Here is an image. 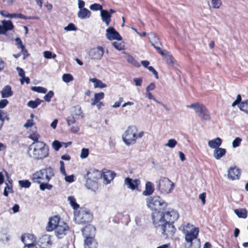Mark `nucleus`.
I'll return each mask as SVG.
<instances>
[{"label":"nucleus","mask_w":248,"mask_h":248,"mask_svg":"<svg viewBox=\"0 0 248 248\" xmlns=\"http://www.w3.org/2000/svg\"><path fill=\"white\" fill-rule=\"evenodd\" d=\"M178 217V214L173 210L165 213L161 212L152 213L153 223L155 227H161L162 234L165 238H171L173 235L175 229L172 223Z\"/></svg>","instance_id":"nucleus-1"},{"label":"nucleus","mask_w":248,"mask_h":248,"mask_svg":"<svg viewBox=\"0 0 248 248\" xmlns=\"http://www.w3.org/2000/svg\"><path fill=\"white\" fill-rule=\"evenodd\" d=\"M49 148L44 142H35L31 144L28 150L30 157L35 160H42L49 155Z\"/></svg>","instance_id":"nucleus-2"},{"label":"nucleus","mask_w":248,"mask_h":248,"mask_svg":"<svg viewBox=\"0 0 248 248\" xmlns=\"http://www.w3.org/2000/svg\"><path fill=\"white\" fill-rule=\"evenodd\" d=\"M144 133L142 131H139L135 125H130L127 127L122 136L123 142L127 146L135 144L138 139H141Z\"/></svg>","instance_id":"nucleus-3"},{"label":"nucleus","mask_w":248,"mask_h":248,"mask_svg":"<svg viewBox=\"0 0 248 248\" xmlns=\"http://www.w3.org/2000/svg\"><path fill=\"white\" fill-rule=\"evenodd\" d=\"M54 175L52 169L50 167L36 171L32 175V180L35 183L48 182Z\"/></svg>","instance_id":"nucleus-4"},{"label":"nucleus","mask_w":248,"mask_h":248,"mask_svg":"<svg viewBox=\"0 0 248 248\" xmlns=\"http://www.w3.org/2000/svg\"><path fill=\"white\" fill-rule=\"evenodd\" d=\"M156 188L162 194H168L172 191L174 187V183L167 177H161L156 181Z\"/></svg>","instance_id":"nucleus-5"},{"label":"nucleus","mask_w":248,"mask_h":248,"mask_svg":"<svg viewBox=\"0 0 248 248\" xmlns=\"http://www.w3.org/2000/svg\"><path fill=\"white\" fill-rule=\"evenodd\" d=\"M147 204L149 208L155 210L154 213L159 212L158 210H163L167 206V203L159 196H157L148 198Z\"/></svg>","instance_id":"nucleus-6"},{"label":"nucleus","mask_w":248,"mask_h":248,"mask_svg":"<svg viewBox=\"0 0 248 248\" xmlns=\"http://www.w3.org/2000/svg\"><path fill=\"white\" fill-rule=\"evenodd\" d=\"M75 222L79 224H85L90 222L93 219L92 215L87 210L81 209L74 213Z\"/></svg>","instance_id":"nucleus-7"},{"label":"nucleus","mask_w":248,"mask_h":248,"mask_svg":"<svg viewBox=\"0 0 248 248\" xmlns=\"http://www.w3.org/2000/svg\"><path fill=\"white\" fill-rule=\"evenodd\" d=\"M70 113V115L66 120L68 126L74 124L77 120L82 119L84 116L81 108L78 105L71 108Z\"/></svg>","instance_id":"nucleus-8"},{"label":"nucleus","mask_w":248,"mask_h":248,"mask_svg":"<svg viewBox=\"0 0 248 248\" xmlns=\"http://www.w3.org/2000/svg\"><path fill=\"white\" fill-rule=\"evenodd\" d=\"M187 107L193 108L201 120L205 121H209L210 120V113L203 104L199 103L192 104L188 105Z\"/></svg>","instance_id":"nucleus-9"},{"label":"nucleus","mask_w":248,"mask_h":248,"mask_svg":"<svg viewBox=\"0 0 248 248\" xmlns=\"http://www.w3.org/2000/svg\"><path fill=\"white\" fill-rule=\"evenodd\" d=\"M105 49L101 46H98L90 49L88 52L90 58L93 61L100 60L104 54Z\"/></svg>","instance_id":"nucleus-10"},{"label":"nucleus","mask_w":248,"mask_h":248,"mask_svg":"<svg viewBox=\"0 0 248 248\" xmlns=\"http://www.w3.org/2000/svg\"><path fill=\"white\" fill-rule=\"evenodd\" d=\"M69 227L68 225L63 221L60 222L59 225L57 226L55 230V233L58 238L61 239L65 235L67 231L68 230Z\"/></svg>","instance_id":"nucleus-11"},{"label":"nucleus","mask_w":248,"mask_h":248,"mask_svg":"<svg viewBox=\"0 0 248 248\" xmlns=\"http://www.w3.org/2000/svg\"><path fill=\"white\" fill-rule=\"evenodd\" d=\"M106 36V38L110 41L114 40L121 41L122 40V37L119 32L112 27H109L107 29Z\"/></svg>","instance_id":"nucleus-12"},{"label":"nucleus","mask_w":248,"mask_h":248,"mask_svg":"<svg viewBox=\"0 0 248 248\" xmlns=\"http://www.w3.org/2000/svg\"><path fill=\"white\" fill-rule=\"evenodd\" d=\"M21 240L24 244V247L35 245L36 241L34 235L31 234H25L22 235L21 237Z\"/></svg>","instance_id":"nucleus-13"},{"label":"nucleus","mask_w":248,"mask_h":248,"mask_svg":"<svg viewBox=\"0 0 248 248\" xmlns=\"http://www.w3.org/2000/svg\"><path fill=\"white\" fill-rule=\"evenodd\" d=\"M240 170L236 166H232L228 170V178L232 180L239 178Z\"/></svg>","instance_id":"nucleus-14"},{"label":"nucleus","mask_w":248,"mask_h":248,"mask_svg":"<svg viewBox=\"0 0 248 248\" xmlns=\"http://www.w3.org/2000/svg\"><path fill=\"white\" fill-rule=\"evenodd\" d=\"M60 222H63L60 220V218L57 216H54L49 219L46 229L47 231H52L58 226Z\"/></svg>","instance_id":"nucleus-15"},{"label":"nucleus","mask_w":248,"mask_h":248,"mask_svg":"<svg viewBox=\"0 0 248 248\" xmlns=\"http://www.w3.org/2000/svg\"><path fill=\"white\" fill-rule=\"evenodd\" d=\"M38 244L41 248H49L52 245V241L50 236L44 235L40 238Z\"/></svg>","instance_id":"nucleus-16"},{"label":"nucleus","mask_w":248,"mask_h":248,"mask_svg":"<svg viewBox=\"0 0 248 248\" xmlns=\"http://www.w3.org/2000/svg\"><path fill=\"white\" fill-rule=\"evenodd\" d=\"M124 183L128 188L133 190L138 187L140 184V181L138 179H132L127 177L125 179Z\"/></svg>","instance_id":"nucleus-17"},{"label":"nucleus","mask_w":248,"mask_h":248,"mask_svg":"<svg viewBox=\"0 0 248 248\" xmlns=\"http://www.w3.org/2000/svg\"><path fill=\"white\" fill-rule=\"evenodd\" d=\"M14 25L10 20H3L2 25H0V34H5L7 31L12 30Z\"/></svg>","instance_id":"nucleus-18"},{"label":"nucleus","mask_w":248,"mask_h":248,"mask_svg":"<svg viewBox=\"0 0 248 248\" xmlns=\"http://www.w3.org/2000/svg\"><path fill=\"white\" fill-rule=\"evenodd\" d=\"M95 228L93 226L89 225L82 230V232L85 237H93L95 234Z\"/></svg>","instance_id":"nucleus-19"},{"label":"nucleus","mask_w":248,"mask_h":248,"mask_svg":"<svg viewBox=\"0 0 248 248\" xmlns=\"http://www.w3.org/2000/svg\"><path fill=\"white\" fill-rule=\"evenodd\" d=\"M101 176V173L95 169H90L86 173V177L97 181Z\"/></svg>","instance_id":"nucleus-20"},{"label":"nucleus","mask_w":248,"mask_h":248,"mask_svg":"<svg viewBox=\"0 0 248 248\" xmlns=\"http://www.w3.org/2000/svg\"><path fill=\"white\" fill-rule=\"evenodd\" d=\"M84 247L85 248H97V244L93 237H85Z\"/></svg>","instance_id":"nucleus-21"},{"label":"nucleus","mask_w":248,"mask_h":248,"mask_svg":"<svg viewBox=\"0 0 248 248\" xmlns=\"http://www.w3.org/2000/svg\"><path fill=\"white\" fill-rule=\"evenodd\" d=\"M100 16L102 21L105 23L107 26H109L111 17L109 13L106 10H103L100 12Z\"/></svg>","instance_id":"nucleus-22"},{"label":"nucleus","mask_w":248,"mask_h":248,"mask_svg":"<svg viewBox=\"0 0 248 248\" xmlns=\"http://www.w3.org/2000/svg\"><path fill=\"white\" fill-rule=\"evenodd\" d=\"M222 140L218 137H217L212 140H210L208 142V145L212 149H216L219 147L221 145Z\"/></svg>","instance_id":"nucleus-23"},{"label":"nucleus","mask_w":248,"mask_h":248,"mask_svg":"<svg viewBox=\"0 0 248 248\" xmlns=\"http://www.w3.org/2000/svg\"><path fill=\"white\" fill-rule=\"evenodd\" d=\"M151 35L152 36L150 37V42L152 43V45L159 52V51L162 50L160 47L161 46V43L159 42V39L154 34H151Z\"/></svg>","instance_id":"nucleus-24"},{"label":"nucleus","mask_w":248,"mask_h":248,"mask_svg":"<svg viewBox=\"0 0 248 248\" xmlns=\"http://www.w3.org/2000/svg\"><path fill=\"white\" fill-rule=\"evenodd\" d=\"M159 53L163 57L167 62L169 64H173L174 63L173 57L172 55L166 50H160Z\"/></svg>","instance_id":"nucleus-25"},{"label":"nucleus","mask_w":248,"mask_h":248,"mask_svg":"<svg viewBox=\"0 0 248 248\" xmlns=\"http://www.w3.org/2000/svg\"><path fill=\"white\" fill-rule=\"evenodd\" d=\"M91 12L87 8L80 9L78 13V16L81 19L90 18Z\"/></svg>","instance_id":"nucleus-26"},{"label":"nucleus","mask_w":248,"mask_h":248,"mask_svg":"<svg viewBox=\"0 0 248 248\" xmlns=\"http://www.w3.org/2000/svg\"><path fill=\"white\" fill-rule=\"evenodd\" d=\"M226 150L224 148H218L214 150L213 156L216 159H219L226 154Z\"/></svg>","instance_id":"nucleus-27"},{"label":"nucleus","mask_w":248,"mask_h":248,"mask_svg":"<svg viewBox=\"0 0 248 248\" xmlns=\"http://www.w3.org/2000/svg\"><path fill=\"white\" fill-rule=\"evenodd\" d=\"M154 191V187L153 184L149 181L146 183L145 189L142 192L144 196H149L151 195Z\"/></svg>","instance_id":"nucleus-28"},{"label":"nucleus","mask_w":248,"mask_h":248,"mask_svg":"<svg viewBox=\"0 0 248 248\" xmlns=\"http://www.w3.org/2000/svg\"><path fill=\"white\" fill-rule=\"evenodd\" d=\"M86 186L87 187L88 189L94 190V189L97 187V181H95V180L93 179H91L87 177H86Z\"/></svg>","instance_id":"nucleus-29"},{"label":"nucleus","mask_w":248,"mask_h":248,"mask_svg":"<svg viewBox=\"0 0 248 248\" xmlns=\"http://www.w3.org/2000/svg\"><path fill=\"white\" fill-rule=\"evenodd\" d=\"M89 81L94 84V87L95 88H105L107 87V85L104 83L101 80L98 79L96 78H90Z\"/></svg>","instance_id":"nucleus-30"},{"label":"nucleus","mask_w":248,"mask_h":248,"mask_svg":"<svg viewBox=\"0 0 248 248\" xmlns=\"http://www.w3.org/2000/svg\"><path fill=\"white\" fill-rule=\"evenodd\" d=\"M104 96L105 94L103 92L95 93L94 98L91 100V105L93 106L95 105L97 103L100 102V101L103 99Z\"/></svg>","instance_id":"nucleus-31"},{"label":"nucleus","mask_w":248,"mask_h":248,"mask_svg":"<svg viewBox=\"0 0 248 248\" xmlns=\"http://www.w3.org/2000/svg\"><path fill=\"white\" fill-rule=\"evenodd\" d=\"M2 97L3 98L9 97L12 95L11 88L10 86H5L1 91Z\"/></svg>","instance_id":"nucleus-32"},{"label":"nucleus","mask_w":248,"mask_h":248,"mask_svg":"<svg viewBox=\"0 0 248 248\" xmlns=\"http://www.w3.org/2000/svg\"><path fill=\"white\" fill-rule=\"evenodd\" d=\"M234 212L238 217L246 218L247 217V211L245 208L235 209Z\"/></svg>","instance_id":"nucleus-33"},{"label":"nucleus","mask_w":248,"mask_h":248,"mask_svg":"<svg viewBox=\"0 0 248 248\" xmlns=\"http://www.w3.org/2000/svg\"><path fill=\"white\" fill-rule=\"evenodd\" d=\"M43 102V100H41L39 98H37L34 101L31 100L28 102V106L30 108H37L42 102Z\"/></svg>","instance_id":"nucleus-34"},{"label":"nucleus","mask_w":248,"mask_h":248,"mask_svg":"<svg viewBox=\"0 0 248 248\" xmlns=\"http://www.w3.org/2000/svg\"><path fill=\"white\" fill-rule=\"evenodd\" d=\"M126 60L129 63L135 67H139L140 66V63L133 56L129 54H127Z\"/></svg>","instance_id":"nucleus-35"},{"label":"nucleus","mask_w":248,"mask_h":248,"mask_svg":"<svg viewBox=\"0 0 248 248\" xmlns=\"http://www.w3.org/2000/svg\"><path fill=\"white\" fill-rule=\"evenodd\" d=\"M68 144H71V142H69L67 143H63V142H61L58 140H54L52 143V146L54 148V149L56 151H58L59 150V149L61 148V147L62 146V144H65V147H67V145Z\"/></svg>","instance_id":"nucleus-36"},{"label":"nucleus","mask_w":248,"mask_h":248,"mask_svg":"<svg viewBox=\"0 0 248 248\" xmlns=\"http://www.w3.org/2000/svg\"><path fill=\"white\" fill-rule=\"evenodd\" d=\"M238 107L241 110L248 114V99L241 102Z\"/></svg>","instance_id":"nucleus-37"},{"label":"nucleus","mask_w":248,"mask_h":248,"mask_svg":"<svg viewBox=\"0 0 248 248\" xmlns=\"http://www.w3.org/2000/svg\"><path fill=\"white\" fill-rule=\"evenodd\" d=\"M68 201L74 209L76 210L79 208V205L77 203L76 200L73 196H69Z\"/></svg>","instance_id":"nucleus-38"},{"label":"nucleus","mask_w":248,"mask_h":248,"mask_svg":"<svg viewBox=\"0 0 248 248\" xmlns=\"http://www.w3.org/2000/svg\"><path fill=\"white\" fill-rule=\"evenodd\" d=\"M48 182H42L40 184V189L41 190H45V189L50 190L52 186L47 183Z\"/></svg>","instance_id":"nucleus-39"},{"label":"nucleus","mask_w":248,"mask_h":248,"mask_svg":"<svg viewBox=\"0 0 248 248\" xmlns=\"http://www.w3.org/2000/svg\"><path fill=\"white\" fill-rule=\"evenodd\" d=\"M114 177V174L111 171H108L104 174V179L108 182H109Z\"/></svg>","instance_id":"nucleus-40"},{"label":"nucleus","mask_w":248,"mask_h":248,"mask_svg":"<svg viewBox=\"0 0 248 248\" xmlns=\"http://www.w3.org/2000/svg\"><path fill=\"white\" fill-rule=\"evenodd\" d=\"M31 89L33 91L43 93H46L47 91L46 88L43 87L33 86Z\"/></svg>","instance_id":"nucleus-41"},{"label":"nucleus","mask_w":248,"mask_h":248,"mask_svg":"<svg viewBox=\"0 0 248 248\" xmlns=\"http://www.w3.org/2000/svg\"><path fill=\"white\" fill-rule=\"evenodd\" d=\"M177 144V141L175 139H172L169 140L167 143L165 144V146L170 148H173L175 147Z\"/></svg>","instance_id":"nucleus-42"},{"label":"nucleus","mask_w":248,"mask_h":248,"mask_svg":"<svg viewBox=\"0 0 248 248\" xmlns=\"http://www.w3.org/2000/svg\"><path fill=\"white\" fill-rule=\"evenodd\" d=\"M62 80L65 83H68L74 80L73 77L70 74H65L62 77Z\"/></svg>","instance_id":"nucleus-43"},{"label":"nucleus","mask_w":248,"mask_h":248,"mask_svg":"<svg viewBox=\"0 0 248 248\" xmlns=\"http://www.w3.org/2000/svg\"><path fill=\"white\" fill-rule=\"evenodd\" d=\"M113 46L117 50H121L124 49V44L123 42H114L112 43Z\"/></svg>","instance_id":"nucleus-44"},{"label":"nucleus","mask_w":248,"mask_h":248,"mask_svg":"<svg viewBox=\"0 0 248 248\" xmlns=\"http://www.w3.org/2000/svg\"><path fill=\"white\" fill-rule=\"evenodd\" d=\"M18 183L21 187L24 188H29L31 185V182L28 180H20Z\"/></svg>","instance_id":"nucleus-45"},{"label":"nucleus","mask_w":248,"mask_h":248,"mask_svg":"<svg viewBox=\"0 0 248 248\" xmlns=\"http://www.w3.org/2000/svg\"><path fill=\"white\" fill-rule=\"evenodd\" d=\"M102 8V6L97 3H94L90 6V9L93 11L100 10V11H101L103 10Z\"/></svg>","instance_id":"nucleus-46"},{"label":"nucleus","mask_w":248,"mask_h":248,"mask_svg":"<svg viewBox=\"0 0 248 248\" xmlns=\"http://www.w3.org/2000/svg\"><path fill=\"white\" fill-rule=\"evenodd\" d=\"M242 139L240 138H236L232 142V146L233 148H236L240 146Z\"/></svg>","instance_id":"nucleus-47"},{"label":"nucleus","mask_w":248,"mask_h":248,"mask_svg":"<svg viewBox=\"0 0 248 248\" xmlns=\"http://www.w3.org/2000/svg\"><path fill=\"white\" fill-rule=\"evenodd\" d=\"M89 151L88 148H83L81 150L80 157L82 159L86 158L89 155Z\"/></svg>","instance_id":"nucleus-48"},{"label":"nucleus","mask_w":248,"mask_h":248,"mask_svg":"<svg viewBox=\"0 0 248 248\" xmlns=\"http://www.w3.org/2000/svg\"><path fill=\"white\" fill-rule=\"evenodd\" d=\"M212 7L215 9L219 8L221 5V1L220 0H212Z\"/></svg>","instance_id":"nucleus-49"},{"label":"nucleus","mask_w":248,"mask_h":248,"mask_svg":"<svg viewBox=\"0 0 248 248\" xmlns=\"http://www.w3.org/2000/svg\"><path fill=\"white\" fill-rule=\"evenodd\" d=\"M39 138L40 135L36 133H33L29 136V138L31 140H33V142H41L40 141H38V139H39Z\"/></svg>","instance_id":"nucleus-50"},{"label":"nucleus","mask_w":248,"mask_h":248,"mask_svg":"<svg viewBox=\"0 0 248 248\" xmlns=\"http://www.w3.org/2000/svg\"><path fill=\"white\" fill-rule=\"evenodd\" d=\"M54 95V93L52 91H50L48 93L44 96V99L47 102H49L51 100V98Z\"/></svg>","instance_id":"nucleus-51"},{"label":"nucleus","mask_w":248,"mask_h":248,"mask_svg":"<svg viewBox=\"0 0 248 248\" xmlns=\"http://www.w3.org/2000/svg\"><path fill=\"white\" fill-rule=\"evenodd\" d=\"M6 186L4 188L3 195L7 197L8 195L9 192H11L12 191V187L10 186L8 184L6 183Z\"/></svg>","instance_id":"nucleus-52"},{"label":"nucleus","mask_w":248,"mask_h":248,"mask_svg":"<svg viewBox=\"0 0 248 248\" xmlns=\"http://www.w3.org/2000/svg\"><path fill=\"white\" fill-rule=\"evenodd\" d=\"M9 119L8 114L6 112H4L3 111L0 110V120H5L8 121Z\"/></svg>","instance_id":"nucleus-53"},{"label":"nucleus","mask_w":248,"mask_h":248,"mask_svg":"<svg viewBox=\"0 0 248 248\" xmlns=\"http://www.w3.org/2000/svg\"><path fill=\"white\" fill-rule=\"evenodd\" d=\"M16 45L18 48H20L22 50L25 48V46L23 45L22 42L19 38L16 39Z\"/></svg>","instance_id":"nucleus-54"},{"label":"nucleus","mask_w":248,"mask_h":248,"mask_svg":"<svg viewBox=\"0 0 248 248\" xmlns=\"http://www.w3.org/2000/svg\"><path fill=\"white\" fill-rule=\"evenodd\" d=\"M64 30L67 31H76L77 28L74 24L70 23L68 24V26L64 27Z\"/></svg>","instance_id":"nucleus-55"},{"label":"nucleus","mask_w":248,"mask_h":248,"mask_svg":"<svg viewBox=\"0 0 248 248\" xmlns=\"http://www.w3.org/2000/svg\"><path fill=\"white\" fill-rule=\"evenodd\" d=\"M70 131L71 133H76L79 131V127L77 124L71 126Z\"/></svg>","instance_id":"nucleus-56"},{"label":"nucleus","mask_w":248,"mask_h":248,"mask_svg":"<svg viewBox=\"0 0 248 248\" xmlns=\"http://www.w3.org/2000/svg\"><path fill=\"white\" fill-rule=\"evenodd\" d=\"M65 180L69 183L73 182L75 181V176L74 175L65 176Z\"/></svg>","instance_id":"nucleus-57"},{"label":"nucleus","mask_w":248,"mask_h":248,"mask_svg":"<svg viewBox=\"0 0 248 248\" xmlns=\"http://www.w3.org/2000/svg\"><path fill=\"white\" fill-rule=\"evenodd\" d=\"M60 164L61 165L60 167V171L61 172L64 176H66V171L65 170L64 163L62 161H60Z\"/></svg>","instance_id":"nucleus-58"},{"label":"nucleus","mask_w":248,"mask_h":248,"mask_svg":"<svg viewBox=\"0 0 248 248\" xmlns=\"http://www.w3.org/2000/svg\"><path fill=\"white\" fill-rule=\"evenodd\" d=\"M33 124V120L30 119L27 120V122L24 124V126L26 128H29L31 127Z\"/></svg>","instance_id":"nucleus-59"},{"label":"nucleus","mask_w":248,"mask_h":248,"mask_svg":"<svg viewBox=\"0 0 248 248\" xmlns=\"http://www.w3.org/2000/svg\"><path fill=\"white\" fill-rule=\"evenodd\" d=\"M16 69L18 72L19 76L21 77L22 78L24 77L25 74L23 69L19 67H17Z\"/></svg>","instance_id":"nucleus-60"},{"label":"nucleus","mask_w":248,"mask_h":248,"mask_svg":"<svg viewBox=\"0 0 248 248\" xmlns=\"http://www.w3.org/2000/svg\"><path fill=\"white\" fill-rule=\"evenodd\" d=\"M123 98L121 97L119 98L118 101H116L114 103L112 107L114 108H118L120 106L121 103L123 101Z\"/></svg>","instance_id":"nucleus-61"},{"label":"nucleus","mask_w":248,"mask_h":248,"mask_svg":"<svg viewBox=\"0 0 248 248\" xmlns=\"http://www.w3.org/2000/svg\"><path fill=\"white\" fill-rule=\"evenodd\" d=\"M148 69L150 71L152 72L153 73V74L155 75L156 79L158 78V73L153 67L149 66L148 67Z\"/></svg>","instance_id":"nucleus-62"},{"label":"nucleus","mask_w":248,"mask_h":248,"mask_svg":"<svg viewBox=\"0 0 248 248\" xmlns=\"http://www.w3.org/2000/svg\"><path fill=\"white\" fill-rule=\"evenodd\" d=\"M136 86H140L141 85L142 80L141 78H134L133 79Z\"/></svg>","instance_id":"nucleus-63"},{"label":"nucleus","mask_w":248,"mask_h":248,"mask_svg":"<svg viewBox=\"0 0 248 248\" xmlns=\"http://www.w3.org/2000/svg\"><path fill=\"white\" fill-rule=\"evenodd\" d=\"M44 56L46 59L52 58V52L49 51H45L44 52Z\"/></svg>","instance_id":"nucleus-64"}]
</instances>
